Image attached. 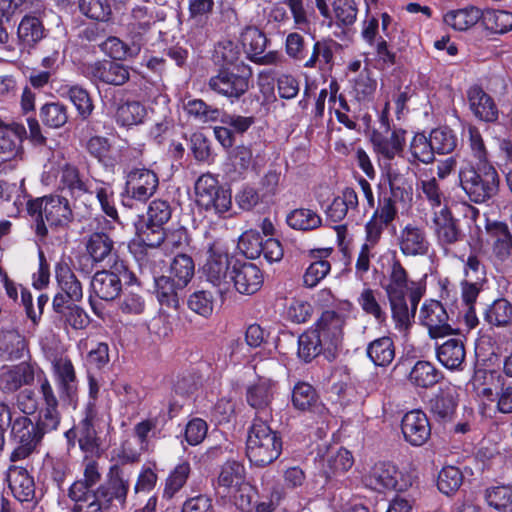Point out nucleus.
<instances>
[{
  "mask_svg": "<svg viewBox=\"0 0 512 512\" xmlns=\"http://www.w3.org/2000/svg\"><path fill=\"white\" fill-rule=\"evenodd\" d=\"M102 51L109 57L116 60H126L128 58L136 57L141 50V43L132 40V43L126 44L121 39L115 36L108 37L101 44Z\"/></svg>",
  "mask_w": 512,
  "mask_h": 512,
  "instance_id": "nucleus-42",
  "label": "nucleus"
},
{
  "mask_svg": "<svg viewBox=\"0 0 512 512\" xmlns=\"http://www.w3.org/2000/svg\"><path fill=\"white\" fill-rule=\"evenodd\" d=\"M463 139L467 141L471 155L479 162L478 164L488 163V152L482 135L476 127L469 125L465 128Z\"/></svg>",
  "mask_w": 512,
  "mask_h": 512,
  "instance_id": "nucleus-63",
  "label": "nucleus"
},
{
  "mask_svg": "<svg viewBox=\"0 0 512 512\" xmlns=\"http://www.w3.org/2000/svg\"><path fill=\"white\" fill-rule=\"evenodd\" d=\"M27 130L22 123L5 122L0 119V157L4 160L22 161L25 156L23 146Z\"/></svg>",
  "mask_w": 512,
  "mask_h": 512,
  "instance_id": "nucleus-12",
  "label": "nucleus"
},
{
  "mask_svg": "<svg viewBox=\"0 0 512 512\" xmlns=\"http://www.w3.org/2000/svg\"><path fill=\"white\" fill-rule=\"evenodd\" d=\"M485 318L494 326H507L512 323V304L506 299L495 300L487 309Z\"/></svg>",
  "mask_w": 512,
  "mask_h": 512,
  "instance_id": "nucleus-61",
  "label": "nucleus"
},
{
  "mask_svg": "<svg viewBox=\"0 0 512 512\" xmlns=\"http://www.w3.org/2000/svg\"><path fill=\"white\" fill-rule=\"evenodd\" d=\"M176 281L167 276H161L155 279V293L161 305L171 308H177L179 305L178 290Z\"/></svg>",
  "mask_w": 512,
  "mask_h": 512,
  "instance_id": "nucleus-52",
  "label": "nucleus"
},
{
  "mask_svg": "<svg viewBox=\"0 0 512 512\" xmlns=\"http://www.w3.org/2000/svg\"><path fill=\"white\" fill-rule=\"evenodd\" d=\"M409 282L407 271L395 260L387 279L382 283L390 304L394 327L404 337L411 328V314L406 301Z\"/></svg>",
  "mask_w": 512,
  "mask_h": 512,
  "instance_id": "nucleus-3",
  "label": "nucleus"
},
{
  "mask_svg": "<svg viewBox=\"0 0 512 512\" xmlns=\"http://www.w3.org/2000/svg\"><path fill=\"white\" fill-rule=\"evenodd\" d=\"M28 353L27 342L17 331L0 333V357L4 360H17Z\"/></svg>",
  "mask_w": 512,
  "mask_h": 512,
  "instance_id": "nucleus-40",
  "label": "nucleus"
},
{
  "mask_svg": "<svg viewBox=\"0 0 512 512\" xmlns=\"http://www.w3.org/2000/svg\"><path fill=\"white\" fill-rule=\"evenodd\" d=\"M468 101L473 114L485 122L498 119V108L494 100L480 87H471L468 91Z\"/></svg>",
  "mask_w": 512,
  "mask_h": 512,
  "instance_id": "nucleus-33",
  "label": "nucleus"
},
{
  "mask_svg": "<svg viewBox=\"0 0 512 512\" xmlns=\"http://www.w3.org/2000/svg\"><path fill=\"white\" fill-rule=\"evenodd\" d=\"M456 409V398L451 391L441 392L430 401L431 412L441 420L450 419Z\"/></svg>",
  "mask_w": 512,
  "mask_h": 512,
  "instance_id": "nucleus-62",
  "label": "nucleus"
},
{
  "mask_svg": "<svg viewBox=\"0 0 512 512\" xmlns=\"http://www.w3.org/2000/svg\"><path fill=\"white\" fill-rule=\"evenodd\" d=\"M28 211L35 221V232L45 237L48 227L66 225L72 216L68 200L58 195L45 196L29 202Z\"/></svg>",
  "mask_w": 512,
  "mask_h": 512,
  "instance_id": "nucleus-6",
  "label": "nucleus"
},
{
  "mask_svg": "<svg viewBox=\"0 0 512 512\" xmlns=\"http://www.w3.org/2000/svg\"><path fill=\"white\" fill-rule=\"evenodd\" d=\"M242 50L239 44L230 39L218 42L214 49V61L220 65L236 66L241 57Z\"/></svg>",
  "mask_w": 512,
  "mask_h": 512,
  "instance_id": "nucleus-57",
  "label": "nucleus"
},
{
  "mask_svg": "<svg viewBox=\"0 0 512 512\" xmlns=\"http://www.w3.org/2000/svg\"><path fill=\"white\" fill-rule=\"evenodd\" d=\"M86 250L96 263L104 262L107 259L110 261L112 258L113 242L104 233H94L87 241Z\"/></svg>",
  "mask_w": 512,
  "mask_h": 512,
  "instance_id": "nucleus-50",
  "label": "nucleus"
},
{
  "mask_svg": "<svg viewBox=\"0 0 512 512\" xmlns=\"http://www.w3.org/2000/svg\"><path fill=\"white\" fill-rule=\"evenodd\" d=\"M263 237L260 232L254 229L242 233L238 241V249L250 259H255L261 255Z\"/></svg>",
  "mask_w": 512,
  "mask_h": 512,
  "instance_id": "nucleus-64",
  "label": "nucleus"
},
{
  "mask_svg": "<svg viewBox=\"0 0 512 512\" xmlns=\"http://www.w3.org/2000/svg\"><path fill=\"white\" fill-rule=\"evenodd\" d=\"M387 177L391 189V196L384 197L379 201V206L372 216L373 219L384 225H388L395 219L398 210L396 207L397 199L402 201L411 199L410 192L397 185V175L390 167L387 170Z\"/></svg>",
  "mask_w": 512,
  "mask_h": 512,
  "instance_id": "nucleus-25",
  "label": "nucleus"
},
{
  "mask_svg": "<svg viewBox=\"0 0 512 512\" xmlns=\"http://www.w3.org/2000/svg\"><path fill=\"white\" fill-rule=\"evenodd\" d=\"M195 265L193 259L187 254H178L170 265V278L176 281V285L184 288L194 276Z\"/></svg>",
  "mask_w": 512,
  "mask_h": 512,
  "instance_id": "nucleus-45",
  "label": "nucleus"
},
{
  "mask_svg": "<svg viewBox=\"0 0 512 512\" xmlns=\"http://www.w3.org/2000/svg\"><path fill=\"white\" fill-rule=\"evenodd\" d=\"M440 378L439 371L428 361L415 363L409 374L410 382L421 388H428L435 385Z\"/></svg>",
  "mask_w": 512,
  "mask_h": 512,
  "instance_id": "nucleus-48",
  "label": "nucleus"
},
{
  "mask_svg": "<svg viewBox=\"0 0 512 512\" xmlns=\"http://www.w3.org/2000/svg\"><path fill=\"white\" fill-rule=\"evenodd\" d=\"M156 19L151 10L146 6L133 8L127 22V31L131 40L139 41L142 44V36L155 24Z\"/></svg>",
  "mask_w": 512,
  "mask_h": 512,
  "instance_id": "nucleus-38",
  "label": "nucleus"
},
{
  "mask_svg": "<svg viewBox=\"0 0 512 512\" xmlns=\"http://www.w3.org/2000/svg\"><path fill=\"white\" fill-rule=\"evenodd\" d=\"M215 491L221 498L228 499L244 508L250 503V486L245 478V468L237 461H227L220 470Z\"/></svg>",
  "mask_w": 512,
  "mask_h": 512,
  "instance_id": "nucleus-7",
  "label": "nucleus"
},
{
  "mask_svg": "<svg viewBox=\"0 0 512 512\" xmlns=\"http://www.w3.org/2000/svg\"><path fill=\"white\" fill-rule=\"evenodd\" d=\"M263 280L261 270L249 262H236L229 274L230 284L233 283L235 289L245 295L256 293L261 288Z\"/></svg>",
  "mask_w": 512,
  "mask_h": 512,
  "instance_id": "nucleus-22",
  "label": "nucleus"
},
{
  "mask_svg": "<svg viewBox=\"0 0 512 512\" xmlns=\"http://www.w3.org/2000/svg\"><path fill=\"white\" fill-rule=\"evenodd\" d=\"M159 186L157 174L146 168H135L126 176L125 192L130 198L146 202Z\"/></svg>",
  "mask_w": 512,
  "mask_h": 512,
  "instance_id": "nucleus-17",
  "label": "nucleus"
},
{
  "mask_svg": "<svg viewBox=\"0 0 512 512\" xmlns=\"http://www.w3.org/2000/svg\"><path fill=\"white\" fill-rule=\"evenodd\" d=\"M207 254L203 273L210 283L218 287V292L224 297L230 287L228 255L218 243L210 245Z\"/></svg>",
  "mask_w": 512,
  "mask_h": 512,
  "instance_id": "nucleus-11",
  "label": "nucleus"
},
{
  "mask_svg": "<svg viewBox=\"0 0 512 512\" xmlns=\"http://www.w3.org/2000/svg\"><path fill=\"white\" fill-rule=\"evenodd\" d=\"M31 408H22L23 415L15 416L12 422L11 439L14 449L10 454V461L17 462L31 456L40 444L43 436L34 427V423L27 416Z\"/></svg>",
  "mask_w": 512,
  "mask_h": 512,
  "instance_id": "nucleus-10",
  "label": "nucleus"
},
{
  "mask_svg": "<svg viewBox=\"0 0 512 512\" xmlns=\"http://www.w3.org/2000/svg\"><path fill=\"white\" fill-rule=\"evenodd\" d=\"M485 385L478 388V395L488 402H496L500 413H512V386L504 387L500 375L495 372H485Z\"/></svg>",
  "mask_w": 512,
  "mask_h": 512,
  "instance_id": "nucleus-19",
  "label": "nucleus"
},
{
  "mask_svg": "<svg viewBox=\"0 0 512 512\" xmlns=\"http://www.w3.org/2000/svg\"><path fill=\"white\" fill-rule=\"evenodd\" d=\"M482 21L494 33L504 34L512 30V13L506 10H485Z\"/></svg>",
  "mask_w": 512,
  "mask_h": 512,
  "instance_id": "nucleus-55",
  "label": "nucleus"
},
{
  "mask_svg": "<svg viewBox=\"0 0 512 512\" xmlns=\"http://www.w3.org/2000/svg\"><path fill=\"white\" fill-rule=\"evenodd\" d=\"M418 473L410 465L398 467L389 461L375 463L363 476L365 487L379 492L403 493L417 484Z\"/></svg>",
  "mask_w": 512,
  "mask_h": 512,
  "instance_id": "nucleus-2",
  "label": "nucleus"
},
{
  "mask_svg": "<svg viewBox=\"0 0 512 512\" xmlns=\"http://www.w3.org/2000/svg\"><path fill=\"white\" fill-rule=\"evenodd\" d=\"M421 323L427 327L432 338H441L455 333L449 324V316L444 306L436 300L425 301L420 309Z\"/></svg>",
  "mask_w": 512,
  "mask_h": 512,
  "instance_id": "nucleus-16",
  "label": "nucleus"
},
{
  "mask_svg": "<svg viewBox=\"0 0 512 512\" xmlns=\"http://www.w3.org/2000/svg\"><path fill=\"white\" fill-rule=\"evenodd\" d=\"M191 473L190 463L186 460L181 461L170 472L166 479L164 496L172 498L186 484Z\"/></svg>",
  "mask_w": 512,
  "mask_h": 512,
  "instance_id": "nucleus-56",
  "label": "nucleus"
},
{
  "mask_svg": "<svg viewBox=\"0 0 512 512\" xmlns=\"http://www.w3.org/2000/svg\"><path fill=\"white\" fill-rule=\"evenodd\" d=\"M432 223L434 235L441 247L446 248L461 239L457 221L446 205L434 212Z\"/></svg>",
  "mask_w": 512,
  "mask_h": 512,
  "instance_id": "nucleus-27",
  "label": "nucleus"
},
{
  "mask_svg": "<svg viewBox=\"0 0 512 512\" xmlns=\"http://www.w3.org/2000/svg\"><path fill=\"white\" fill-rule=\"evenodd\" d=\"M39 368L31 362H21L16 365L5 364L0 367V391L10 394L23 386L31 385Z\"/></svg>",
  "mask_w": 512,
  "mask_h": 512,
  "instance_id": "nucleus-15",
  "label": "nucleus"
},
{
  "mask_svg": "<svg viewBox=\"0 0 512 512\" xmlns=\"http://www.w3.org/2000/svg\"><path fill=\"white\" fill-rule=\"evenodd\" d=\"M345 317L335 311H324L315 324L314 331L317 332L322 341L323 349L328 352L337 351L341 348L344 339Z\"/></svg>",
  "mask_w": 512,
  "mask_h": 512,
  "instance_id": "nucleus-14",
  "label": "nucleus"
},
{
  "mask_svg": "<svg viewBox=\"0 0 512 512\" xmlns=\"http://www.w3.org/2000/svg\"><path fill=\"white\" fill-rule=\"evenodd\" d=\"M60 175V184L73 196H81L95 191L103 212L113 220L118 217L113 201V190L109 184H100L93 189V182L80 175L78 169L70 165L60 150L52 151L44 165L42 181L47 185L54 184Z\"/></svg>",
  "mask_w": 512,
  "mask_h": 512,
  "instance_id": "nucleus-1",
  "label": "nucleus"
},
{
  "mask_svg": "<svg viewBox=\"0 0 512 512\" xmlns=\"http://www.w3.org/2000/svg\"><path fill=\"white\" fill-rule=\"evenodd\" d=\"M196 203L199 207L219 217H227L232 210L230 190L219 185L211 174L201 175L195 183Z\"/></svg>",
  "mask_w": 512,
  "mask_h": 512,
  "instance_id": "nucleus-8",
  "label": "nucleus"
},
{
  "mask_svg": "<svg viewBox=\"0 0 512 512\" xmlns=\"http://www.w3.org/2000/svg\"><path fill=\"white\" fill-rule=\"evenodd\" d=\"M406 131L403 129H394L389 134H374L372 144L379 164L389 167L390 162L403 152L405 145Z\"/></svg>",
  "mask_w": 512,
  "mask_h": 512,
  "instance_id": "nucleus-21",
  "label": "nucleus"
},
{
  "mask_svg": "<svg viewBox=\"0 0 512 512\" xmlns=\"http://www.w3.org/2000/svg\"><path fill=\"white\" fill-rule=\"evenodd\" d=\"M82 484L70 487L69 497L74 502L71 512H102L97 493H84Z\"/></svg>",
  "mask_w": 512,
  "mask_h": 512,
  "instance_id": "nucleus-47",
  "label": "nucleus"
},
{
  "mask_svg": "<svg viewBox=\"0 0 512 512\" xmlns=\"http://www.w3.org/2000/svg\"><path fill=\"white\" fill-rule=\"evenodd\" d=\"M44 35L45 29L39 18L26 15L21 19L17 28V38L24 49L33 48Z\"/></svg>",
  "mask_w": 512,
  "mask_h": 512,
  "instance_id": "nucleus-36",
  "label": "nucleus"
},
{
  "mask_svg": "<svg viewBox=\"0 0 512 512\" xmlns=\"http://www.w3.org/2000/svg\"><path fill=\"white\" fill-rule=\"evenodd\" d=\"M276 394L277 383L270 378L260 377L248 386L246 400L256 410L257 414L269 417L271 415V403Z\"/></svg>",
  "mask_w": 512,
  "mask_h": 512,
  "instance_id": "nucleus-23",
  "label": "nucleus"
},
{
  "mask_svg": "<svg viewBox=\"0 0 512 512\" xmlns=\"http://www.w3.org/2000/svg\"><path fill=\"white\" fill-rule=\"evenodd\" d=\"M89 74L95 82L115 86L126 83L130 75L127 66L108 60L97 61L92 64L89 68Z\"/></svg>",
  "mask_w": 512,
  "mask_h": 512,
  "instance_id": "nucleus-30",
  "label": "nucleus"
},
{
  "mask_svg": "<svg viewBox=\"0 0 512 512\" xmlns=\"http://www.w3.org/2000/svg\"><path fill=\"white\" fill-rule=\"evenodd\" d=\"M332 252V248H322L310 252V257L313 261L303 274V285L305 287H316L329 274L331 264L326 258L329 257Z\"/></svg>",
  "mask_w": 512,
  "mask_h": 512,
  "instance_id": "nucleus-31",
  "label": "nucleus"
},
{
  "mask_svg": "<svg viewBox=\"0 0 512 512\" xmlns=\"http://www.w3.org/2000/svg\"><path fill=\"white\" fill-rule=\"evenodd\" d=\"M357 301L362 310L374 317L378 323L385 321L387 314L378 301L377 291L365 288L360 292Z\"/></svg>",
  "mask_w": 512,
  "mask_h": 512,
  "instance_id": "nucleus-60",
  "label": "nucleus"
},
{
  "mask_svg": "<svg viewBox=\"0 0 512 512\" xmlns=\"http://www.w3.org/2000/svg\"><path fill=\"white\" fill-rule=\"evenodd\" d=\"M409 153L411 156L409 161L412 163L416 161L424 164L433 162L435 150L430 137L427 138L423 133L415 134L409 145Z\"/></svg>",
  "mask_w": 512,
  "mask_h": 512,
  "instance_id": "nucleus-51",
  "label": "nucleus"
},
{
  "mask_svg": "<svg viewBox=\"0 0 512 512\" xmlns=\"http://www.w3.org/2000/svg\"><path fill=\"white\" fill-rule=\"evenodd\" d=\"M251 74V68L241 62L233 69H220L215 76L209 79L208 86L215 93L234 102L249 90Z\"/></svg>",
  "mask_w": 512,
  "mask_h": 512,
  "instance_id": "nucleus-9",
  "label": "nucleus"
},
{
  "mask_svg": "<svg viewBox=\"0 0 512 512\" xmlns=\"http://www.w3.org/2000/svg\"><path fill=\"white\" fill-rule=\"evenodd\" d=\"M146 307L145 296L140 291L125 290L118 301L119 311L126 316H140Z\"/></svg>",
  "mask_w": 512,
  "mask_h": 512,
  "instance_id": "nucleus-53",
  "label": "nucleus"
},
{
  "mask_svg": "<svg viewBox=\"0 0 512 512\" xmlns=\"http://www.w3.org/2000/svg\"><path fill=\"white\" fill-rule=\"evenodd\" d=\"M486 230L493 254L498 260H506L512 250V235L508 226L503 222H492L486 225Z\"/></svg>",
  "mask_w": 512,
  "mask_h": 512,
  "instance_id": "nucleus-34",
  "label": "nucleus"
},
{
  "mask_svg": "<svg viewBox=\"0 0 512 512\" xmlns=\"http://www.w3.org/2000/svg\"><path fill=\"white\" fill-rule=\"evenodd\" d=\"M287 224L296 230H313L321 226V217L310 209H295L287 216Z\"/></svg>",
  "mask_w": 512,
  "mask_h": 512,
  "instance_id": "nucleus-54",
  "label": "nucleus"
},
{
  "mask_svg": "<svg viewBox=\"0 0 512 512\" xmlns=\"http://www.w3.org/2000/svg\"><path fill=\"white\" fill-rule=\"evenodd\" d=\"M358 196L351 188L344 189L340 195L334 197L333 201L327 206L325 212L329 220L334 223L342 221L350 211H355L358 207Z\"/></svg>",
  "mask_w": 512,
  "mask_h": 512,
  "instance_id": "nucleus-35",
  "label": "nucleus"
},
{
  "mask_svg": "<svg viewBox=\"0 0 512 512\" xmlns=\"http://www.w3.org/2000/svg\"><path fill=\"white\" fill-rule=\"evenodd\" d=\"M214 7V0H189V22L193 25L188 32L190 41L200 45L208 38L207 21Z\"/></svg>",
  "mask_w": 512,
  "mask_h": 512,
  "instance_id": "nucleus-26",
  "label": "nucleus"
},
{
  "mask_svg": "<svg viewBox=\"0 0 512 512\" xmlns=\"http://www.w3.org/2000/svg\"><path fill=\"white\" fill-rule=\"evenodd\" d=\"M367 355L377 366L389 365L395 357V348L390 337H381L367 347Z\"/></svg>",
  "mask_w": 512,
  "mask_h": 512,
  "instance_id": "nucleus-46",
  "label": "nucleus"
},
{
  "mask_svg": "<svg viewBox=\"0 0 512 512\" xmlns=\"http://www.w3.org/2000/svg\"><path fill=\"white\" fill-rule=\"evenodd\" d=\"M483 11L475 6L450 10L444 15V22L457 31H466L482 19Z\"/></svg>",
  "mask_w": 512,
  "mask_h": 512,
  "instance_id": "nucleus-39",
  "label": "nucleus"
},
{
  "mask_svg": "<svg viewBox=\"0 0 512 512\" xmlns=\"http://www.w3.org/2000/svg\"><path fill=\"white\" fill-rule=\"evenodd\" d=\"M39 117L46 127L59 129L68 121V110L60 102H50L40 108Z\"/></svg>",
  "mask_w": 512,
  "mask_h": 512,
  "instance_id": "nucleus-49",
  "label": "nucleus"
},
{
  "mask_svg": "<svg viewBox=\"0 0 512 512\" xmlns=\"http://www.w3.org/2000/svg\"><path fill=\"white\" fill-rule=\"evenodd\" d=\"M464 344L460 339L451 338L437 347V358L448 369H458L465 359Z\"/></svg>",
  "mask_w": 512,
  "mask_h": 512,
  "instance_id": "nucleus-41",
  "label": "nucleus"
},
{
  "mask_svg": "<svg viewBox=\"0 0 512 512\" xmlns=\"http://www.w3.org/2000/svg\"><path fill=\"white\" fill-rule=\"evenodd\" d=\"M401 433L411 446L424 445L431 436V426L427 415L418 409L404 414L401 420Z\"/></svg>",
  "mask_w": 512,
  "mask_h": 512,
  "instance_id": "nucleus-20",
  "label": "nucleus"
},
{
  "mask_svg": "<svg viewBox=\"0 0 512 512\" xmlns=\"http://www.w3.org/2000/svg\"><path fill=\"white\" fill-rule=\"evenodd\" d=\"M147 115L144 105L137 101L120 104L115 112L116 122L124 127L141 124Z\"/></svg>",
  "mask_w": 512,
  "mask_h": 512,
  "instance_id": "nucleus-44",
  "label": "nucleus"
},
{
  "mask_svg": "<svg viewBox=\"0 0 512 512\" xmlns=\"http://www.w3.org/2000/svg\"><path fill=\"white\" fill-rule=\"evenodd\" d=\"M7 481L13 496L20 502L30 501L35 493L33 478L28 471L19 466H10L7 471Z\"/></svg>",
  "mask_w": 512,
  "mask_h": 512,
  "instance_id": "nucleus-32",
  "label": "nucleus"
},
{
  "mask_svg": "<svg viewBox=\"0 0 512 512\" xmlns=\"http://www.w3.org/2000/svg\"><path fill=\"white\" fill-rule=\"evenodd\" d=\"M129 487V478L118 468H113L107 483L97 489V494L109 505L118 503L120 506H124Z\"/></svg>",
  "mask_w": 512,
  "mask_h": 512,
  "instance_id": "nucleus-29",
  "label": "nucleus"
},
{
  "mask_svg": "<svg viewBox=\"0 0 512 512\" xmlns=\"http://www.w3.org/2000/svg\"><path fill=\"white\" fill-rule=\"evenodd\" d=\"M485 500L487 504L497 511H511L512 487L499 485L489 487L485 491Z\"/></svg>",
  "mask_w": 512,
  "mask_h": 512,
  "instance_id": "nucleus-58",
  "label": "nucleus"
},
{
  "mask_svg": "<svg viewBox=\"0 0 512 512\" xmlns=\"http://www.w3.org/2000/svg\"><path fill=\"white\" fill-rule=\"evenodd\" d=\"M58 292L53 299L54 312H62L67 303L82 299L81 283L66 263H58L55 268Z\"/></svg>",
  "mask_w": 512,
  "mask_h": 512,
  "instance_id": "nucleus-13",
  "label": "nucleus"
},
{
  "mask_svg": "<svg viewBox=\"0 0 512 512\" xmlns=\"http://www.w3.org/2000/svg\"><path fill=\"white\" fill-rule=\"evenodd\" d=\"M121 287V280L117 274L105 270L95 273L91 280L92 294L89 296L92 310L96 314H100L94 297L104 301L114 300L119 295Z\"/></svg>",
  "mask_w": 512,
  "mask_h": 512,
  "instance_id": "nucleus-24",
  "label": "nucleus"
},
{
  "mask_svg": "<svg viewBox=\"0 0 512 512\" xmlns=\"http://www.w3.org/2000/svg\"><path fill=\"white\" fill-rule=\"evenodd\" d=\"M282 440L278 432L266 421L256 417L248 431L246 455L249 461L259 467L274 462L281 454Z\"/></svg>",
  "mask_w": 512,
  "mask_h": 512,
  "instance_id": "nucleus-4",
  "label": "nucleus"
},
{
  "mask_svg": "<svg viewBox=\"0 0 512 512\" xmlns=\"http://www.w3.org/2000/svg\"><path fill=\"white\" fill-rule=\"evenodd\" d=\"M58 93L63 98H68L76 108L82 119H87L93 111V103L86 89L77 84H62Z\"/></svg>",
  "mask_w": 512,
  "mask_h": 512,
  "instance_id": "nucleus-37",
  "label": "nucleus"
},
{
  "mask_svg": "<svg viewBox=\"0 0 512 512\" xmlns=\"http://www.w3.org/2000/svg\"><path fill=\"white\" fill-rule=\"evenodd\" d=\"M397 243L403 255L412 257L427 255L431 247L425 228L415 222L400 228Z\"/></svg>",
  "mask_w": 512,
  "mask_h": 512,
  "instance_id": "nucleus-18",
  "label": "nucleus"
},
{
  "mask_svg": "<svg viewBox=\"0 0 512 512\" xmlns=\"http://www.w3.org/2000/svg\"><path fill=\"white\" fill-rule=\"evenodd\" d=\"M323 349V344L314 329L308 330L298 338V356L305 362H310Z\"/></svg>",
  "mask_w": 512,
  "mask_h": 512,
  "instance_id": "nucleus-59",
  "label": "nucleus"
},
{
  "mask_svg": "<svg viewBox=\"0 0 512 512\" xmlns=\"http://www.w3.org/2000/svg\"><path fill=\"white\" fill-rule=\"evenodd\" d=\"M460 186L469 199L477 204L485 203L495 197L499 190V175L489 163L477 167H462L459 171Z\"/></svg>",
  "mask_w": 512,
  "mask_h": 512,
  "instance_id": "nucleus-5",
  "label": "nucleus"
},
{
  "mask_svg": "<svg viewBox=\"0 0 512 512\" xmlns=\"http://www.w3.org/2000/svg\"><path fill=\"white\" fill-rule=\"evenodd\" d=\"M323 471L327 477L336 476L345 473L353 465V457L351 453L343 448L337 451H329L325 458H323Z\"/></svg>",
  "mask_w": 512,
  "mask_h": 512,
  "instance_id": "nucleus-43",
  "label": "nucleus"
},
{
  "mask_svg": "<svg viewBox=\"0 0 512 512\" xmlns=\"http://www.w3.org/2000/svg\"><path fill=\"white\" fill-rule=\"evenodd\" d=\"M293 407L300 411H311L318 415L321 422L328 416V409L319 402L318 394L314 387L306 382H298L292 390Z\"/></svg>",
  "mask_w": 512,
  "mask_h": 512,
  "instance_id": "nucleus-28",
  "label": "nucleus"
}]
</instances>
